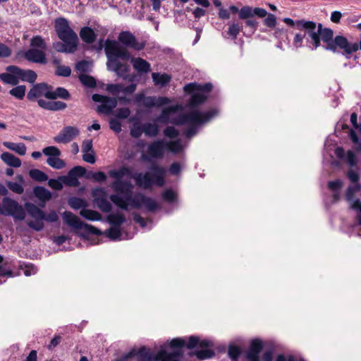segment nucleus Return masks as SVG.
<instances>
[{
    "mask_svg": "<svg viewBox=\"0 0 361 361\" xmlns=\"http://www.w3.org/2000/svg\"><path fill=\"white\" fill-rule=\"evenodd\" d=\"M4 265V259L0 255V284L6 281L5 278L13 277L14 276L11 270L8 268H6Z\"/></svg>",
    "mask_w": 361,
    "mask_h": 361,
    "instance_id": "obj_37",
    "label": "nucleus"
},
{
    "mask_svg": "<svg viewBox=\"0 0 361 361\" xmlns=\"http://www.w3.org/2000/svg\"><path fill=\"white\" fill-rule=\"evenodd\" d=\"M142 131L145 134L149 137H155L159 133V128L157 124L147 123L142 127Z\"/></svg>",
    "mask_w": 361,
    "mask_h": 361,
    "instance_id": "obj_38",
    "label": "nucleus"
},
{
    "mask_svg": "<svg viewBox=\"0 0 361 361\" xmlns=\"http://www.w3.org/2000/svg\"><path fill=\"white\" fill-rule=\"evenodd\" d=\"M199 338L197 336H190L187 338H175L168 343V345L173 349V353H179L181 355V350L183 347L188 349H192L197 345Z\"/></svg>",
    "mask_w": 361,
    "mask_h": 361,
    "instance_id": "obj_11",
    "label": "nucleus"
},
{
    "mask_svg": "<svg viewBox=\"0 0 361 361\" xmlns=\"http://www.w3.org/2000/svg\"><path fill=\"white\" fill-rule=\"evenodd\" d=\"M47 164L50 166L51 168L55 169H61L65 167L66 163L65 161L60 159L59 157L51 158H47Z\"/></svg>",
    "mask_w": 361,
    "mask_h": 361,
    "instance_id": "obj_44",
    "label": "nucleus"
},
{
    "mask_svg": "<svg viewBox=\"0 0 361 361\" xmlns=\"http://www.w3.org/2000/svg\"><path fill=\"white\" fill-rule=\"evenodd\" d=\"M263 348V344L262 342L259 339H254L250 343V348L249 350H250L252 352L256 353L259 355V353Z\"/></svg>",
    "mask_w": 361,
    "mask_h": 361,
    "instance_id": "obj_52",
    "label": "nucleus"
},
{
    "mask_svg": "<svg viewBox=\"0 0 361 361\" xmlns=\"http://www.w3.org/2000/svg\"><path fill=\"white\" fill-rule=\"evenodd\" d=\"M17 73L18 81L20 80L22 81L34 84L37 78V73L34 71L30 69L24 70L17 66Z\"/></svg>",
    "mask_w": 361,
    "mask_h": 361,
    "instance_id": "obj_24",
    "label": "nucleus"
},
{
    "mask_svg": "<svg viewBox=\"0 0 361 361\" xmlns=\"http://www.w3.org/2000/svg\"><path fill=\"white\" fill-rule=\"evenodd\" d=\"M145 46V41H138L130 31H121L118 34V42L106 39L104 51L107 58V69L116 73L118 76L125 78L129 71V66L121 63L120 59L125 61L130 59L131 54L128 49L140 51L144 49Z\"/></svg>",
    "mask_w": 361,
    "mask_h": 361,
    "instance_id": "obj_4",
    "label": "nucleus"
},
{
    "mask_svg": "<svg viewBox=\"0 0 361 361\" xmlns=\"http://www.w3.org/2000/svg\"><path fill=\"white\" fill-rule=\"evenodd\" d=\"M347 177L351 183L354 184L359 183L360 171L357 172L353 169H350L347 173Z\"/></svg>",
    "mask_w": 361,
    "mask_h": 361,
    "instance_id": "obj_56",
    "label": "nucleus"
},
{
    "mask_svg": "<svg viewBox=\"0 0 361 361\" xmlns=\"http://www.w3.org/2000/svg\"><path fill=\"white\" fill-rule=\"evenodd\" d=\"M152 79L155 86L159 87H166L171 81L172 77L170 74L166 73H152Z\"/></svg>",
    "mask_w": 361,
    "mask_h": 361,
    "instance_id": "obj_20",
    "label": "nucleus"
},
{
    "mask_svg": "<svg viewBox=\"0 0 361 361\" xmlns=\"http://www.w3.org/2000/svg\"><path fill=\"white\" fill-rule=\"evenodd\" d=\"M30 90H53V87L46 82H39L33 85Z\"/></svg>",
    "mask_w": 361,
    "mask_h": 361,
    "instance_id": "obj_61",
    "label": "nucleus"
},
{
    "mask_svg": "<svg viewBox=\"0 0 361 361\" xmlns=\"http://www.w3.org/2000/svg\"><path fill=\"white\" fill-rule=\"evenodd\" d=\"M35 220L34 221H30L27 222V226L36 231H41L44 228V220L41 218H37V217H32Z\"/></svg>",
    "mask_w": 361,
    "mask_h": 361,
    "instance_id": "obj_46",
    "label": "nucleus"
},
{
    "mask_svg": "<svg viewBox=\"0 0 361 361\" xmlns=\"http://www.w3.org/2000/svg\"><path fill=\"white\" fill-rule=\"evenodd\" d=\"M0 212L19 220H23L25 217V212L23 207L16 201L8 197L3 199Z\"/></svg>",
    "mask_w": 361,
    "mask_h": 361,
    "instance_id": "obj_8",
    "label": "nucleus"
},
{
    "mask_svg": "<svg viewBox=\"0 0 361 361\" xmlns=\"http://www.w3.org/2000/svg\"><path fill=\"white\" fill-rule=\"evenodd\" d=\"M264 24L268 27L273 28L276 25V18L272 13H268L264 16Z\"/></svg>",
    "mask_w": 361,
    "mask_h": 361,
    "instance_id": "obj_53",
    "label": "nucleus"
},
{
    "mask_svg": "<svg viewBox=\"0 0 361 361\" xmlns=\"http://www.w3.org/2000/svg\"><path fill=\"white\" fill-rule=\"evenodd\" d=\"M55 74L59 76L68 77L71 74V69L69 66L59 65L56 68Z\"/></svg>",
    "mask_w": 361,
    "mask_h": 361,
    "instance_id": "obj_48",
    "label": "nucleus"
},
{
    "mask_svg": "<svg viewBox=\"0 0 361 361\" xmlns=\"http://www.w3.org/2000/svg\"><path fill=\"white\" fill-rule=\"evenodd\" d=\"M28 214L32 217L41 218L47 222H56L59 220V216L55 211H52L48 214H45L42 210L36 205L27 203L25 204Z\"/></svg>",
    "mask_w": 361,
    "mask_h": 361,
    "instance_id": "obj_12",
    "label": "nucleus"
},
{
    "mask_svg": "<svg viewBox=\"0 0 361 361\" xmlns=\"http://www.w3.org/2000/svg\"><path fill=\"white\" fill-rule=\"evenodd\" d=\"M85 172L84 167L77 166L71 169L67 176L61 177L60 180L66 185L76 187L79 185L78 178L83 176Z\"/></svg>",
    "mask_w": 361,
    "mask_h": 361,
    "instance_id": "obj_13",
    "label": "nucleus"
},
{
    "mask_svg": "<svg viewBox=\"0 0 361 361\" xmlns=\"http://www.w3.org/2000/svg\"><path fill=\"white\" fill-rule=\"evenodd\" d=\"M133 217H134L135 221L137 224H140V226L142 228H145L147 227L148 229H151L152 228L153 222L152 220H150V219L145 220L144 218H142L137 214H134Z\"/></svg>",
    "mask_w": 361,
    "mask_h": 361,
    "instance_id": "obj_47",
    "label": "nucleus"
},
{
    "mask_svg": "<svg viewBox=\"0 0 361 361\" xmlns=\"http://www.w3.org/2000/svg\"><path fill=\"white\" fill-rule=\"evenodd\" d=\"M38 105L47 110L58 111L64 109L66 107V104L63 102L59 101H46L43 99L37 100Z\"/></svg>",
    "mask_w": 361,
    "mask_h": 361,
    "instance_id": "obj_22",
    "label": "nucleus"
},
{
    "mask_svg": "<svg viewBox=\"0 0 361 361\" xmlns=\"http://www.w3.org/2000/svg\"><path fill=\"white\" fill-rule=\"evenodd\" d=\"M110 128L116 133H120L121 131V123L117 119L113 118L109 122Z\"/></svg>",
    "mask_w": 361,
    "mask_h": 361,
    "instance_id": "obj_62",
    "label": "nucleus"
},
{
    "mask_svg": "<svg viewBox=\"0 0 361 361\" xmlns=\"http://www.w3.org/2000/svg\"><path fill=\"white\" fill-rule=\"evenodd\" d=\"M23 54L24 58L29 62L39 64H46L47 63L44 50L31 48L23 52Z\"/></svg>",
    "mask_w": 361,
    "mask_h": 361,
    "instance_id": "obj_16",
    "label": "nucleus"
},
{
    "mask_svg": "<svg viewBox=\"0 0 361 361\" xmlns=\"http://www.w3.org/2000/svg\"><path fill=\"white\" fill-rule=\"evenodd\" d=\"M2 144L7 149L13 152H15L16 153L20 156H23L26 154L27 147L25 145L23 142L16 143L8 141H4Z\"/></svg>",
    "mask_w": 361,
    "mask_h": 361,
    "instance_id": "obj_31",
    "label": "nucleus"
},
{
    "mask_svg": "<svg viewBox=\"0 0 361 361\" xmlns=\"http://www.w3.org/2000/svg\"><path fill=\"white\" fill-rule=\"evenodd\" d=\"M183 149L181 140L165 142L163 140L154 141L148 145L147 154H142L143 161H150L152 159H162L166 150L178 153Z\"/></svg>",
    "mask_w": 361,
    "mask_h": 361,
    "instance_id": "obj_6",
    "label": "nucleus"
},
{
    "mask_svg": "<svg viewBox=\"0 0 361 361\" xmlns=\"http://www.w3.org/2000/svg\"><path fill=\"white\" fill-rule=\"evenodd\" d=\"M91 178L95 181L98 183L104 182L106 180V176L104 172L98 171L94 172L91 174Z\"/></svg>",
    "mask_w": 361,
    "mask_h": 361,
    "instance_id": "obj_60",
    "label": "nucleus"
},
{
    "mask_svg": "<svg viewBox=\"0 0 361 361\" xmlns=\"http://www.w3.org/2000/svg\"><path fill=\"white\" fill-rule=\"evenodd\" d=\"M197 345L199 347L202 348V350H197L195 353V355L198 359L205 360L211 358L214 355V352L212 349H209V348L213 346L212 341L208 339H203L202 341L199 340Z\"/></svg>",
    "mask_w": 361,
    "mask_h": 361,
    "instance_id": "obj_17",
    "label": "nucleus"
},
{
    "mask_svg": "<svg viewBox=\"0 0 361 361\" xmlns=\"http://www.w3.org/2000/svg\"><path fill=\"white\" fill-rule=\"evenodd\" d=\"M0 79L6 84L17 85L19 82L16 66H8L6 67V73L0 74Z\"/></svg>",
    "mask_w": 361,
    "mask_h": 361,
    "instance_id": "obj_19",
    "label": "nucleus"
},
{
    "mask_svg": "<svg viewBox=\"0 0 361 361\" xmlns=\"http://www.w3.org/2000/svg\"><path fill=\"white\" fill-rule=\"evenodd\" d=\"M335 154L338 159L346 162L350 167H354L357 164L356 155L352 150L345 152L343 147H338L335 149Z\"/></svg>",
    "mask_w": 361,
    "mask_h": 361,
    "instance_id": "obj_18",
    "label": "nucleus"
},
{
    "mask_svg": "<svg viewBox=\"0 0 361 361\" xmlns=\"http://www.w3.org/2000/svg\"><path fill=\"white\" fill-rule=\"evenodd\" d=\"M136 85L132 84L130 86L122 88L118 85H107L106 88L104 90H135Z\"/></svg>",
    "mask_w": 361,
    "mask_h": 361,
    "instance_id": "obj_57",
    "label": "nucleus"
},
{
    "mask_svg": "<svg viewBox=\"0 0 361 361\" xmlns=\"http://www.w3.org/2000/svg\"><path fill=\"white\" fill-rule=\"evenodd\" d=\"M30 46L32 48H38L41 50L47 49V44L44 39L39 35L34 36L30 40Z\"/></svg>",
    "mask_w": 361,
    "mask_h": 361,
    "instance_id": "obj_41",
    "label": "nucleus"
},
{
    "mask_svg": "<svg viewBox=\"0 0 361 361\" xmlns=\"http://www.w3.org/2000/svg\"><path fill=\"white\" fill-rule=\"evenodd\" d=\"M80 215L84 219L92 221H100L102 219V216L98 212L87 209V207L82 208L80 211Z\"/></svg>",
    "mask_w": 361,
    "mask_h": 361,
    "instance_id": "obj_32",
    "label": "nucleus"
},
{
    "mask_svg": "<svg viewBox=\"0 0 361 361\" xmlns=\"http://www.w3.org/2000/svg\"><path fill=\"white\" fill-rule=\"evenodd\" d=\"M55 31L62 42L53 44L54 49L61 53L73 54L75 52L78 45V37L70 27L66 18L60 17L55 20Z\"/></svg>",
    "mask_w": 361,
    "mask_h": 361,
    "instance_id": "obj_5",
    "label": "nucleus"
},
{
    "mask_svg": "<svg viewBox=\"0 0 361 361\" xmlns=\"http://www.w3.org/2000/svg\"><path fill=\"white\" fill-rule=\"evenodd\" d=\"M132 63L139 73H147L151 70L149 63L142 58H133Z\"/></svg>",
    "mask_w": 361,
    "mask_h": 361,
    "instance_id": "obj_28",
    "label": "nucleus"
},
{
    "mask_svg": "<svg viewBox=\"0 0 361 361\" xmlns=\"http://www.w3.org/2000/svg\"><path fill=\"white\" fill-rule=\"evenodd\" d=\"M92 98L94 102L99 104L97 109L99 114H110L118 104V100L115 97L94 94L92 95Z\"/></svg>",
    "mask_w": 361,
    "mask_h": 361,
    "instance_id": "obj_9",
    "label": "nucleus"
},
{
    "mask_svg": "<svg viewBox=\"0 0 361 361\" xmlns=\"http://www.w3.org/2000/svg\"><path fill=\"white\" fill-rule=\"evenodd\" d=\"M241 353L240 348L235 345H230L228 348V356L233 361H238V358Z\"/></svg>",
    "mask_w": 361,
    "mask_h": 361,
    "instance_id": "obj_49",
    "label": "nucleus"
},
{
    "mask_svg": "<svg viewBox=\"0 0 361 361\" xmlns=\"http://www.w3.org/2000/svg\"><path fill=\"white\" fill-rule=\"evenodd\" d=\"M353 209L356 213V219L360 225H361V202H356L353 204Z\"/></svg>",
    "mask_w": 361,
    "mask_h": 361,
    "instance_id": "obj_63",
    "label": "nucleus"
},
{
    "mask_svg": "<svg viewBox=\"0 0 361 361\" xmlns=\"http://www.w3.org/2000/svg\"><path fill=\"white\" fill-rule=\"evenodd\" d=\"M109 176L116 179L111 187L116 192L110 195V200L119 208L128 210L129 208H144L147 212H154L159 208V204L152 198L142 193L133 195V185L130 181L121 180L124 176L133 178L136 185L143 189H150L152 186L162 187L165 184L166 170L157 164H153L145 173H132L126 166L113 169Z\"/></svg>",
    "mask_w": 361,
    "mask_h": 361,
    "instance_id": "obj_1",
    "label": "nucleus"
},
{
    "mask_svg": "<svg viewBox=\"0 0 361 361\" xmlns=\"http://www.w3.org/2000/svg\"><path fill=\"white\" fill-rule=\"evenodd\" d=\"M182 166L178 162L173 163L169 167V173L173 175H178L181 172Z\"/></svg>",
    "mask_w": 361,
    "mask_h": 361,
    "instance_id": "obj_64",
    "label": "nucleus"
},
{
    "mask_svg": "<svg viewBox=\"0 0 361 361\" xmlns=\"http://www.w3.org/2000/svg\"><path fill=\"white\" fill-rule=\"evenodd\" d=\"M169 102L166 97H146L142 99V104L146 107L162 106Z\"/></svg>",
    "mask_w": 361,
    "mask_h": 361,
    "instance_id": "obj_25",
    "label": "nucleus"
},
{
    "mask_svg": "<svg viewBox=\"0 0 361 361\" xmlns=\"http://www.w3.org/2000/svg\"><path fill=\"white\" fill-rule=\"evenodd\" d=\"M343 182L341 179H336L328 183V188L333 193V200L331 204L338 201L341 198V190L343 188Z\"/></svg>",
    "mask_w": 361,
    "mask_h": 361,
    "instance_id": "obj_21",
    "label": "nucleus"
},
{
    "mask_svg": "<svg viewBox=\"0 0 361 361\" xmlns=\"http://www.w3.org/2000/svg\"><path fill=\"white\" fill-rule=\"evenodd\" d=\"M229 12L233 14L238 13V18H247L248 17H253L257 16L259 18H264L267 14L266 9L259 7H252L250 6H244L241 8H238L235 5L229 6Z\"/></svg>",
    "mask_w": 361,
    "mask_h": 361,
    "instance_id": "obj_10",
    "label": "nucleus"
},
{
    "mask_svg": "<svg viewBox=\"0 0 361 361\" xmlns=\"http://www.w3.org/2000/svg\"><path fill=\"white\" fill-rule=\"evenodd\" d=\"M243 25L242 22L233 21L228 23V30L226 31L224 37H231L233 39L235 40L240 32L243 31Z\"/></svg>",
    "mask_w": 361,
    "mask_h": 361,
    "instance_id": "obj_23",
    "label": "nucleus"
},
{
    "mask_svg": "<svg viewBox=\"0 0 361 361\" xmlns=\"http://www.w3.org/2000/svg\"><path fill=\"white\" fill-rule=\"evenodd\" d=\"M62 218L64 223L73 229L82 230L87 233L92 234L101 233L99 230L90 224L82 222L76 215L71 212H64L62 214Z\"/></svg>",
    "mask_w": 361,
    "mask_h": 361,
    "instance_id": "obj_7",
    "label": "nucleus"
},
{
    "mask_svg": "<svg viewBox=\"0 0 361 361\" xmlns=\"http://www.w3.org/2000/svg\"><path fill=\"white\" fill-rule=\"evenodd\" d=\"M213 85L211 82H207L204 85L197 82H190L186 84L183 90H212Z\"/></svg>",
    "mask_w": 361,
    "mask_h": 361,
    "instance_id": "obj_33",
    "label": "nucleus"
},
{
    "mask_svg": "<svg viewBox=\"0 0 361 361\" xmlns=\"http://www.w3.org/2000/svg\"><path fill=\"white\" fill-rule=\"evenodd\" d=\"M162 198L168 202H173L176 200V193L171 189L166 190L162 193Z\"/></svg>",
    "mask_w": 361,
    "mask_h": 361,
    "instance_id": "obj_50",
    "label": "nucleus"
},
{
    "mask_svg": "<svg viewBox=\"0 0 361 361\" xmlns=\"http://www.w3.org/2000/svg\"><path fill=\"white\" fill-rule=\"evenodd\" d=\"M80 36L82 40L87 44L93 43L97 38V35L90 27H83L80 31Z\"/></svg>",
    "mask_w": 361,
    "mask_h": 361,
    "instance_id": "obj_29",
    "label": "nucleus"
},
{
    "mask_svg": "<svg viewBox=\"0 0 361 361\" xmlns=\"http://www.w3.org/2000/svg\"><path fill=\"white\" fill-rule=\"evenodd\" d=\"M78 134L79 130L78 128L66 126L57 135L54 137L53 140L58 144H66L71 142Z\"/></svg>",
    "mask_w": 361,
    "mask_h": 361,
    "instance_id": "obj_14",
    "label": "nucleus"
},
{
    "mask_svg": "<svg viewBox=\"0 0 361 361\" xmlns=\"http://www.w3.org/2000/svg\"><path fill=\"white\" fill-rule=\"evenodd\" d=\"M283 22L288 25L295 27L300 32L295 35L293 44L295 48L303 46L302 42L305 39L308 47L312 50L317 49L321 46V41L325 45V49L334 53L337 52V49H343L346 54L357 49V45L350 44L348 39L343 35H337L334 37V31L329 27H324L322 23H317L312 20L305 19L293 20L290 18H285Z\"/></svg>",
    "mask_w": 361,
    "mask_h": 361,
    "instance_id": "obj_3",
    "label": "nucleus"
},
{
    "mask_svg": "<svg viewBox=\"0 0 361 361\" xmlns=\"http://www.w3.org/2000/svg\"><path fill=\"white\" fill-rule=\"evenodd\" d=\"M1 159L7 166L11 167L18 168L22 164L19 158L7 152L1 154Z\"/></svg>",
    "mask_w": 361,
    "mask_h": 361,
    "instance_id": "obj_30",
    "label": "nucleus"
},
{
    "mask_svg": "<svg viewBox=\"0 0 361 361\" xmlns=\"http://www.w3.org/2000/svg\"><path fill=\"white\" fill-rule=\"evenodd\" d=\"M361 190V184L356 183L352 185L348 186L346 192H345V200L349 203L350 207L353 209V204L356 202H361L358 199H355L354 196L356 193L360 192Z\"/></svg>",
    "mask_w": 361,
    "mask_h": 361,
    "instance_id": "obj_26",
    "label": "nucleus"
},
{
    "mask_svg": "<svg viewBox=\"0 0 361 361\" xmlns=\"http://www.w3.org/2000/svg\"><path fill=\"white\" fill-rule=\"evenodd\" d=\"M11 49L6 44L0 42V59L8 58L11 56Z\"/></svg>",
    "mask_w": 361,
    "mask_h": 361,
    "instance_id": "obj_54",
    "label": "nucleus"
},
{
    "mask_svg": "<svg viewBox=\"0 0 361 361\" xmlns=\"http://www.w3.org/2000/svg\"><path fill=\"white\" fill-rule=\"evenodd\" d=\"M179 353H168L165 349V347H163L154 357V360L156 361H179Z\"/></svg>",
    "mask_w": 361,
    "mask_h": 361,
    "instance_id": "obj_27",
    "label": "nucleus"
},
{
    "mask_svg": "<svg viewBox=\"0 0 361 361\" xmlns=\"http://www.w3.org/2000/svg\"><path fill=\"white\" fill-rule=\"evenodd\" d=\"M135 233V228H133V231L128 233L121 231L120 227L111 226L106 231V236L111 240H125L133 238Z\"/></svg>",
    "mask_w": 361,
    "mask_h": 361,
    "instance_id": "obj_15",
    "label": "nucleus"
},
{
    "mask_svg": "<svg viewBox=\"0 0 361 361\" xmlns=\"http://www.w3.org/2000/svg\"><path fill=\"white\" fill-rule=\"evenodd\" d=\"M68 205L73 209H82V208L87 207V203L85 200L79 197H71L68 201Z\"/></svg>",
    "mask_w": 361,
    "mask_h": 361,
    "instance_id": "obj_39",
    "label": "nucleus"
},
{
    "mask_svg": "<svg viewBox=\"0 0 361 361\" xmlns=\"http://www.w3.org/2000/svg\"><path fill=\"white\" fill-rule=\"evenodd\" d=\"M208 92H186L185 97L188 102L185 106L177 104L171 106L162 110L157 121L166 123H170L176 126H188L184 134L188 138L194 136L198 127L204 124L219 114L216 109L208 111H201L200 105L207 99L206 93Z\"/></svg>",
    "mask_w": 361,
    "mask_h": 361,
    "instance_id": "obj_2",
    "label": "nucleus"
},
{
    "mask_svg": "<svg viewBox=\"0 0 361 361\" xmlns=\"http://www.w3.org/2000/svg\"><path fill=\"white\" fill-rule=\"evenodd\" d=\"M164 134L169 138H174L178 135V131L173 126H169L164 130Z\"/></svg>",
    "mask_w": 361,
    "mask_h": 361,
    "instance_id": "obj_59",
    "label": "nucleus"
},
{
    "mask_svg": "<svg viewBox=\"0 0 361 361\" xmlns=\"http://www.w3.org/2000/svg\"><path fill=\"white\" fill-rule=\"evenodd\" d=\"M42 153L47 157V158H54L60 157L61 154V150L55 146L46 147L42 149Z\"/></svg>",
    "mask_w": 361,
    "mask_h": 361,
    "instance_id": "obj_43",
    "label": "nucleus"
},
{
    "mask_svg": "<svg viewBox=\"0 0 361 361\" xmlns=\"http://www.w3.org/2000/svg\"><path fill=\"white\" fill-rule=\"evenodd\" d=\"M107 221L113 226L120 227V226L125 221V217L120 212L111 213L108 215Z\"/></svg>",
    "mask_w": 361,
    "mask_h": 361,
    "instance_id": "obj_35",
    "label": "nucleus"
},
{
    "mask_svg": "<svg viewBox=\"0 0 361 361\" xmlns=\"http://www.w3.org/2000/svg\"><path fill=\"white\" fill-rule=\"evenodd\" d=\"M30 178L38 182H44L48 180V176L39 169H31L29 171Z\"/></svg>",
    "mask_w": 361,
    "mask_h": 361,
    "instance_id": "obj_40",
    "label": "nucleus"
},
{
    "mask_svg": "<svg viewBox=\"0 0 361 361\" xmlns=\"http://www.w3.org/2000/svg\"><path fill=\"white\" fill-rule=\"evenodd\" d=\"M7 186L13 192L19 195L22 194L24 191L23 185L17 182L9 181L7 183Z\"/></svg>",
    "mask_w": 361,
    "mask_h": 361,
    "instance_id": "obj_51",
    "label": "nucleus"
},
{
    "mask_svg": "<svg viewBox=\"0 0 361 361\" xmlns=\"http://www.w3.org/2000/svg\"><path fill=\"white\" fill-rule=\"evenodd\" d=\"M130 114V111L128 108H120L118 109L115 112L116 116L121 119L127 118Z\"/></svg>",
    "mask_w": 361,
    "mask_h": 361,
    "instance_id": "obj_58",
    "label": "nucleus"
},
{
    "mask_svg": "<svg viewBox=\"0 0 361 361\" xmlns=\"http://www.w3.org/2000/svg\"><path fill=\"white\" fill-rule=\"evenodd\" d=\"M34 193L40 200H47L51 197V193L43 187L37 186L34 188Z\"/></svg>",
    "mask_w": 361,
    "mask_h": 361,
    "instance_id": "obj_45",
    "label": "nucleus"
},
{
    "mask_svg": "<svg viewBox=\"0 0 361 361\" xmlns=\"http://www.w3.org/2000/svg\"><path fill=\"white\" fill-rule=\"evenodd\" d=\"M135 355H140V357L146 359L147 361L154 359L152 355L146 347H142L137 351H136L134 349L130 350L129 353L126 355V358L134 356Z\"/></svg>",
    "mask_w": 361,
    "mask_h": 361,
    "instance_id": "obj_34",
    "label": "nucleus"
},
{
    "mask_svg": "<svg viewBox=\"0 0 361 361\" xmlns=\"http://www.w3.org/2000/svg\"><path fill=\"white\" fill-rule=\"evenodd\" d=\"M97 207L104 212H109L111 210V203L104 197H98L94 200Z\"/></svg>",
    "mask_w": 361,
    "mask_h": 361,
    "instance_id": "obj_42",
    "label": "nucleus"
},
{
    "mask_svg": "<svg viewBox=\"0 0 361 361\" xmlns=\"http://www.w3.org/2000/svg\"><path fill=\"white\" fill-rule=\"evenodd\" d=\"M244 20L245 27H250L253 32H255L258 27V22L253 17H248L247 18H240Z\"/></svg>",
    "mask_w": 361,
    "mask_h": 361,
    "instance_id": "obj_55",
    "label": "nucleus"
},
{
    "mask_svg": "<svg viewBox=\"0 0 361 361\" xmlns=\"http://www.w3.org/2000/svg\"><path fill=\"white\" fill-rule=\"evenodd\" d=\"M79 80L87 88H94L97 87V80L92 75L81 73L79 75Z\"/></svg>",
    "mask_w": 361,
    "mask_h": 361,
    "instance_id": "obj_36",
    "label": "nucleus"
}]
</instances>
